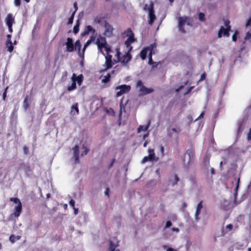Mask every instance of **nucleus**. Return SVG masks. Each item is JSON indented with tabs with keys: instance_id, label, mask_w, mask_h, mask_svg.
<instances>
[{
	"instance_id": "nucleus-1",
	"label": "nucleus",
	"mask_w": 251,
	"mask_h": 251,
	"mask_svg": "<svg viewBox=\"0 0 251 251\" xmlns=\"http://www.w3.org/2000/svg\"><path fill=\"white\" fill-rule=\"evenodd\" d=\"M96 44L97 45L99 52L100 53L104 54L102 51V49L104 48L105 51L108 53L110 51V48L108 45L106 39L104 37L101 36H99L96 40Z\"/></svg>"
},
{
	"instance_id": "nucleus-2",
	"label": "nucleus",
	"mask_w": 251,
	"mask_h": 251,
	"mask_svg": "<svg viewBox=\"0 0 251 251\" xmlns=\"http://www.w3.org/2000/svg\"><path fill=\"white\" fill-rule=\"evenodd\" d=\"M144 10L148 13V18H149V24L151 25L156 19L153 10V4L151 2L149 4H146L144 7Z\"/></svg>"
},
{
	"instance_id": "nucleus-3",
	"label": "nucleus",
	"mask_w": 251,
	"mask_h": 251,
	"mask_svg": "<svg viewBox=\"0 0 251 251\" xmlns=\"http://www.w3.org/2000/svg\"><path fill=\"white\" fill-rule=\"evenodd\" d=\"M185 24L189 26H191L192 25V21L190 17L183 16L178 18V26L179 30L182 33L185 32V30L184 28V26Z\"/></svg>"
},
{
	"instance_id": "nucleus-4",
	"label": "nucleus",
	"mask_w": 251,
	"mask_h": 251,
	"mask_svg": "<svg viewBox=\"0 0 251 251\" xmlns=\"http://www.w3.org/2000/svg\"><path fill=\"white\" fill-rule=\"evenodd\" d=\"M132 49V47H130L129 49H128L127 52L122 55V56H120V51L117 50V59L119 61H120L122 65H126V64L128 62H129L131 59V56L129 53L130 50Z\"/></svg>"
},
{
	"instance_id": "nucleus-5",
	"label": "nucleus",
	"mask_w": 251,
	"mask_h": 251,
	"mask_svg": "<svg viewBox=\"0 0 251 251\" xmlns=\"http://www.w3.org/2000/svg\"><path fill=\"white\" fill-rule=\"evenodd\" d=\"M10 201H13L15 204H17L14 208L13 214L15 218H18L20 216L22 211V203L20 200L18 198H11Z\"/></svg>"
},
{
	"instance_id": "nucleus-6",
	"label": "nucleus",
	"mask_w": 251,
	"mask_h": 251,
	"mask_svg": "<svg viewBox=\"0 0 251 251\" xmlns=\"http://www.w3.org/2000/svg\"><path fill=\"white\" fill-rule=\"evenodd\" d=\"M156 44L153 43V44H151L150 46L143 49L140 52L141 58L143 60H144L146 59L147 55L148 52H149V55L151 54H152L153 53H154L153 49H154V48H155L156 47Z\"/></svg>"
},
{
	"instance_id": "nucleus-7",
	"label": "nucleus",
	"mask_w": 251,
	"mask_h": 251,
	"mask_svg": "<svg viewBox=\"0 0 251 251\" xmlns=\"http://www.w3.org/2000/svg\"><path fill=\"white\" fill-rule=\"evenodd\" d=\"M136 87L139 89V91L141 95H147L152 93L153 90L151 88L146 87L141 80H139L136 83Z\"/></svg>"
},
{
	"instance_id": "nucleus-8",
	"label": "nucleus",
	"mask_w": 251,
	"mask_h": 251,
	"mask_svg": "<svg viewBox=\"0 0 251 251\" xmlns=\"http://www.w3.org/2000/svg\"><path fill=\"white\" fill-rule=\"evenodd\" d=\"M229 23H230L229 21L226 20L225 21V25L226 26V28L224 27L223 26L221 27L218 34L219 38H221L222 36V34L226 36H229L228 31L230 29Z\"/></svg>"
},
{
	"instance_id": "nucleus-9",
	"label": "nucleus",
	"mask_w": 251,
	"mask_h": 251,
	"mask_svg": "<svg viewBox=\"0 0 251 251\" xmlns=\"http://www.w3.org/2000/svg\"><path fill=\"white\" fill-rule=\"evenodd\" d=\"M149 155L145 156L142 160L141 161V163L142 164L146 163L149 161H157L158 158H156L155 156L154 150L152 149H149L148 150Z\"/></svg>"
},
{
	"instance_id": "nucleus-10",
	"label": "nucleus",
	"mask_w": 251,
	"mask_h": 251,
	"mask_svg": "<svg viewBox=\"0 0 251 251\" xmlns=\"http://www.w3.org/2000/svg\"><path fill=\"white\" fill-rule=\"evenodd\" d=\"M130 86L126 85H121L117 86L116 90H120V91L117 92L116 97H119L122 94L128 92L130 90Z\"/></svg>"
},
{
	"instance_id": "nucleus-11",
	"label": "nucleus",
	"mask_w": 251,
	"mask_h": 251,
	"mask_svg": "<svg viewBox=\"0 0 251 251\" xmlns=\"http://www.w3.org/2000/svg\"><path fill=\"white\" fill-rule=\"evenodd\" d=\"M180 132V129L179 128L169 127L167 128V135L170 138H177Z\"/></svg>"
},
{
	"instance_id": "nucleus-12",
	"label": "nucleus",
	"mask_w": 251,
	"mask_h": 251,
	"mask_svg": "<svg viewBox=\"0 0 251 251\" xmlns=\"http://www.w3.org/2000/svg\"><path fill=\"white\" fill-rule=\"evenodd\" d=\"M73 152V158L75 160V162L77 163L79 160V147L77 145H75L72 149Z\"/></svg>"
},
{
	"instance_id": "nucleus-13",
	"label": "nucleus",
	"mask_w": 251,
	"mask_h": 251,
	"mask_svg": "<svg viewBox=\"0 0 251 251\" xmlns=\"http://www.w3.org/2000/svg\"><path fill=\"white\" fill-rule=\"evenodd\" d=\"M66 46V50L68 52H72L74 50L75 46L73 43V40L72 38L68 37L65 44Z\"/></svg>"
},
{
	"instance_id": "nucleus-14",
	"label": "nucleus",
	"mask_w": 251,
	"mask_h": 251,
	"mask_svg": "<svg viewBox=\"0 0 251 251\" xmlns=\"http://www.w3.org/2000/svg\"><path fill=\"white\" fill-rule=\"evenodd\" d=\"M20 169L22 170L27 176H30L32 174L30 167L27 164L24 163L22 164Z\"/></svg>"
},
{
	"instance_id": "nucleus-15",
	"label": "nucleus",
	"mask_w": 251,
	"mask_h": 251,
	"mask_svg": "<svg viewBox=\"0 0 251 251\" xmlns=\"http://www.w3.org/2000/svg\"><path fill=\"white\" fill-rule=\"evenodd\" d=\"M202 201H201L198 204L197 206V208H196V212H195V218L196 220H199L200 218L199 217V215H200V212H201V209H202Z\"/></svg>"
},
{
	"instance_id": "nucleus-16",
	"label": "nucleus",
	"mask_w": 251,
	"mask_h": 251,
	"mask_svg": "<svg viewBox=\"0 0 251 251\" xmlns=\"http://www.w3.org/2000/svg\"><path fill=\"white\" fill-rule=\"evenodd\" d=\"M219 206L221 209L227 210L229 208V202L226 200H223L221 201Z\"/></svg>"
},
{
	"instance_id": "nucleus-17",
	"label": "nucleus",
	"mask_w": 251,
	"mask_h": 251,
	"mask_svg": "<svg viewBox=\"0 0 251 251\" xmlns=\"http://www.w3.org/2000/svg\"><path fill=\"white\" fill-rule=\"evenodd\" d=\"M71 114L73 115L76 116L78 115L79 109L77 103H75L71 106Z\"/></svg>"
},
{
	"instance_id": "nucleus-18",
	"label": "nucleus",
	"mask_w": 251,
	"mask_h": 251,
	"mask_svg": "<svg viewBox=\"0 0 251 251\" xmlns=\"http://www.w3.org/2000/svg\"><path fill=\"white\" fill-rule=\"evenodd\" d=\"M112 31H113L112 27L110 25L106 23L105 25V35L107 36H110L112 34Z\"/></svg>"
},
{
	"instance_id": "nucleus-19",
	"label": "nucleus",
	"mask_w": 251,
	"mask_h": 251,
	"mask_svg": "<svg viewBox=\"0 0 251 251\" xmlns=\"http://www.w3.org/2000/svg\"><path fill=\"white\" fill-rule=\"evenodd\" d=\"M111 58L112 56L111 55L107 54L105 56V65L107 69H109L112 66Z\"/></svg>"
},
{
	"instance_id": "nucleus-20",
	"label": "nucleus",
	"mask_w": 251,
	"mask_h": 251,
	"mask_svg": "<svg viewBox=\"0 0 251 251\" xmlns=\"http://www.w3.org/2000/svg\"><path fill=\"white\" fill-rule=\"evenodd\" d=\"M134 40L133 35H131L126 41L125 45H126L127 50L129 49L130 47H131L130 44L134 41Z\"/></svg>"
},
{
	"instance_id": "nucleus-21",
	"label": "nucleus",
	"mask_w": 251,
	"mask_h": 251,
	"mask_svg": "<svg viewBox=\"0 0 251 251\" xmlns=\"http://www.w3.org/2000/svg\"><path fill=\"white\" fill-rule=\"evenodd\" d=\"M151 124V121H149L146 126L140 125L137 129L138 133L140 132L141 131H147L148 130Z\"/></svg>"
},
{
	"instance_id": "nucleus-22",
	"label": "nucleus",
	"mask_w": 251,
	"mask_h": 251,
	"mask_svg": "<svg viewBox=\"0 0 251 251\" xmlns=\"http://www.w3.org/2000/svg\"><path fill=\"white\" fill-rule=\"evenodd\" d=\"M75 74H73L72 77V80L73 81L72 84L70 86H68L67 87V90L69 91H71L72 90H73L76 88V83L75 82V80H74V78H75Z\"/></svg>"
},
{
	"instance_id": "nucleus-23",
	"label": "nucleus",
	"mask_w": 251,
	"mask_h": 251,
	"mask_svg": "<svg viewBox=\"0 0 251 251\" xmlns=\"http://www.w3.org/2000/svg\"><path fill=\"white\" fill-rule=\"evenodd\" d=\"M14 22V19L11 14H9L6 19V24L7 26L12 25Z\"/></svg>"
},
{
	"instance_id": "nucleus-24",
	"label": "nucleus",
	"mask_w": 251,
	"mask_h": 251,
	"mask_svg": "<svg viewBox=\"0 0 251 251\" xmlns=\"http://www.w3.org/2000/svg\"><path fill=\"white\" fill-rule=\"evenodd\" d=\"M118 246V242L115 244L113 243L112 241H110L109 242V251H120L119 249H116V248Z\"/></svg>"
},
{
	"instance_id": "nucleus-25",
	"label": "nucleus",
	"mask_w": 251,
	"mask_h": 251,
	"mask_svg": "<svg viewBox=\"0 0 251 251\" xmlns=\"http://www.w3.org/2000/svg\"><path fill=\"white\" fill-rule=\"evenodd\" d=\"M6 46L7 48V50L11 52L13 50V46L12 45V43L11 40H7L6 42Z\"/></svg>"
},
{
	"instance_id": "nucleus-26",
	"label": "nucleus",
	"mask_w": 251,
	"mask_h": 251,
	"mask_svg": "<svg viewBox=\"0 0 251 251\" xmlns=\"http://www.w3.org/2000/svg\"><path fill=\"white\" fill-rule=\"evenodd\" d=\"M76 48H77L78 50V54L79 55L80 57H83V53L81 54V52H80V48H81V43H80V42L79 41V40H77L75 43V45H74Z\"/></svg>"
},
{
	"instance_id": "nucleus-27",
	"label": "nucleus",
	"mask_w": 251,
	"mask_h": 251,
	"mask_svg": "<svg viewBox=\"0 0 251 251\" xmlns=\"http://www.w3.org/2000/svg\"><path fill=\"white\" fill-rule=\"evenodd\" d=\"M186 154L188 156L189 161H188L187 163H186L185 162L184 163L185 165H188L190 164V160H191V158L193 156L194 152H193V150H187V151H186Z\"/></svg>"
},
{
	"instance_id": "nucleus-28",
	"label": "nucleus",
	"mask_w": 251,
	"mask_h": 251,
	"mask_svg": "<svg viewBox=\"0 0 251 251\" xmlns=\"http://www.w3.org/2000/svg\"><path fill=\"white\" fill-rule=\"evenodd\" d=\"M210 156L208 155L205 156L203 159V164L206 167H208L209 165Z\"/></svg>"
},
{
	"instance_id": "nucleus-29",
	"label": "nucleus",
	"mask_w": 251,
	"mask_h": 251,
	"mask_svg": "<svg viewBox=\"0 0 251 251\" xmlns=\"http://www.w3.org/2000/svg\"><path fill=\"white\" fill-rule=\"evenodd\" d=\"M90 32H93V33L95 32V30L93 29V28L90 25H87L86 26L84 30V34H87Z\"/></svg>"
},
{
	"instance_id": "nucleus-30",
	"label": "nucleus",
	"mask_w": 251,
	"mask_h": 251,
	"mask_svg": "<svg viewBox=\"0 0 251 251\" xmlns=\"http://www.w3.org/2000/svg\"><path fill=\"white\" fill-rule=\"evenodd\" d=\"M21 237L20 236H14V235H11L9 237V240L12 243H14L16 241H17L20 239Z\"/></svg>"
},
{
	"instance_id": "nucleus-31",
	"label": "nucleus",
	"mask_w": 251,
	"mask_h": 251,
	"mask_svg": "<svg viewBox=\"0 0 251 251\" xmlns=\"http://www.w3.org/2000/svg\"><path fill=\"white\" fill-rule=\"evenodd\" d=\"M75 78H74V80H75V82L76 83V82H77L79 85H80L82 81V75H80L78 76H76V75H75Z\"/></svg>"
},
{
	"instance_id": "nucleus-32",
	"label": "nucleus",
	"mask_w": 251,
	"mask_h": 251,
	"mask_svg": "<svg viewBox=\"0 0 251 251\" xmlns=\"http://www.w3.org/2000/svg\"><path fill=\"white\" fill-rule=\"evenodd\" d=\"M79 24L78 21H77L76 25L74 26V29H73L74 32L75 34H76L78 33V32L79 31Z\"/></svg>"
},
{
	"instance_id": "nucleus-33",
	"label": "nucleus",
	"mask_w": 251,
	"mask_h": 251,
	"mask_svg": "<svg viewBox=\"0 0 251 251\" xmlns=\"http://www.w3.org/2000/svg\"><path fill=\"white\" fill-rule=\"evenodd\" d=\"M110 75H111V74H110V73L107 74L106 75L104 76V79H102V81L104 83L107 82L109 80Z\"/></svg>"
},
{
	"instance_id": "nucleus-34",
	"label": "nucleus",
	"mask_w": 251,
	"mask_h": 251,
	"mask_svg": "<svg viewBox=\"0 0 251 251\" xmlns=\"http://www.w3.org/2000/svg\"><path fill=\"white\" fill-rule=\"evenodd\" d=\"M92 41H91L90 40H88L86 43H85V44L84 45V47H83V55H84V51H85V49H86V48L90 44V43L92 42Z\"/></svg>"
},
{
	"instance_id": "nucleus-35",
	"label": "nucleus",
	"mask_w": 251,
	"mask_h": 251,
	"mask_svg": "<svg viewBox=\"0 0 251 251\" xmlns=\"http://www.w3.org/2000/svg\"><path fill=\"white\" fill-rule=\"evenodd\" d=\"M245 39L246 40H249V41H251V30L250 31H248L246 33V35L245 37Z\"/></svg>"
},
{
	"instance_id": "nucleus-36",
	"label": "nucleus",
	"mask_w": 251,
	"mask_h": 251,
	"mask_svg": "<svg viewBox=\"0 0 251 251\" xmlns=\"http://www.w3.org/2000/svg\"><path fill=\"white\" fill-rule=\"evenodd\" d=\"M163 248L166 250V251H176V250H175L173 248L171 247H169L166 245H164L163 246Z\"/></svg>"
},
{
	"instance_id": "nucleus-37",
	"label": "nucleus",
	"mask_w": 251,
	"mask_h": 251,
	"mask_svg": "<svg viewBox=\"0 0 251 251\" xmlns=\"http://www.w3.org/2000/svg\"><path fill=\"white\" fill-rule=\"evenodd\" d=\"M82 149L84 150V151H83V152L81 153V156L86 155L89 151V150L84 146H83Z\"/></svg>"
},
{
	"instance_id": "nucleus-38",
	"label": "nucleus",
	"mask_w": 251,
	"mask_h": 251,
	"mask_svg": "<svg viewBox=\"0 0 251 251\" xmlns=\"http://www.w3.org/2000/svg\"><path fill=\"white\" fill-rule=\"evenodd\" d=\"M75 14V13L73 12L72 13L71 16L70 17V18L69 19V20L68 22V24H72L73 23Z\"/></svg>"
},
{
	"instance_id": "nucleus-39",
	"label": "nucleus",
	"mask_w": 251,
	"mask_h": 251,
	"mask_svg": "<svg viewBox=\"0 0 251 251\" xmlns=\"http://www.w3.org/2000/svg\"><path fill=\"white\" fill-rule=\"evenodd\" d=\"M199 19L201 21H204V14L203 13H200L199 14Z\"/></svg>"
},
{
	"instance_id": "nucleus-40",
	"label": "nucleus",
	"mask_w": 251,
	"mask_h": 251,
	"mask_svg": "<svg viewBox=\"0 0 251 251\" xmlns=\"http://www.w3.org/2000/svg\"><path fill=\"white\" fill-rule=\"evenodd\" d=\"M28 107V104L27 100V98H26L24 101V107L25 109H26Z\"/></svg>"
},
{
	"instance_id": "nucleus-41",
	"label": "nucleus",
	"mask_w": 251,
	"mask_h": 251,
	"mask_svg": "<svg viewBox=\"0 0 251 251\" xmlns=\"http://www.w3.org/2000/svg\"><path fill=\"white\" fill-rule=\"evenodd\" d=\"M238 32L237 31L234 32V33L233 34V35H232V41H236L237 35H238Z\"/></svg>"
},
{
	"instance_id": "nucleus-42",
	"label": "nucleus",
	"mask_w": 251,
	"mask_h": 251,
	"mask_svg": "<svg viewBox=\"0 0 251 251\" xmlns=\"http://www.w3.org/2000/svg\"><path fill=\"white\" fill-rule=\"evenodd\" d=\"M174 178H175V180L174 182H172V185H174L176 184L179 180V178L178 177V176L176 175H175Z\"/></svg>"
},
{
	"instance_id": "nucleus-43",
	"label": "nucleus",
	"mask_w": 251,
	"mask_h": 251,
	"mask_svg": "<svg viewBox=\"0 0 251 251\" xmlns=\"http://www.w3.org/2000/svg\"><path fill=\"white\" fill-rule=\"evenodd\" d=\"M156 63L155 62H153V61H152V54H151L150 55H149V64L150 65H152V64H155Z\"/></svg>"
},
{
	"instance_id": "nucleus-44",
	"label": "nucleus",
	"mask_w": 251,
	"mask_h": 251,
	"mask_svg": "<svg viewBox=\"0 0 251 251\" xmlns=\"http://www.w3.org/2000/svg\"><path fill=\"white\" fill-rule=\"evenodd\" d=\"M100 19L98 17H96L94 19V23L95 24H100Z\"/></svg>"
},
{
	"instance_id": "nucleus-45",
	"label": "nucleus",
	"mask_w": 251,
	"mask_h": 251,
	"mask_svg": "<svg viewBox=\"0 0 251 251\" xmlns=\"http://www.w3.org/2000/svg\"><path fill=\"white\" fill-rule=\"evenodd\" d=\"M172 224L170 221H168L166 222V226H165V228H168L172 226Z\"/></svg>"
},
{
	"instance_id": "nucleus-46",
	"label": "nucleus",
	"mask_w": 251,
	"mask_h": 251,
	"mask_svg": "<svg viewBox=\"0 0 251 251\" xmlns=\"http://www.w3.org/2000/svg\"><path fill=\"white\" fill-rule=\"evenodd\" d=\"M96 32L94 33L93 32V34H92V36L90 37V38L89 40H90L92 41H94L96 38Z\"/></svg>"
},
{
	"instance_id": "nucleus-47",
	"label": "nucleus",
	"mask_w": 251,
	"mask_h": 251,
	"mask_svg": "<svg viewBox=\"0 0 251 251\" xmlns=\"http://www.w3.org/2000/svg\"><path fill=\"white\" fill-rule=\"evenodd\" d=\"M20 0H15L14 3H15V6H19L20 5V4H21Z\"/></svg>"
},
{
	"instance_id": "nucleus-48",
	"label": "nucleus",
	"mask_w": 251,
	"mask_h": 251,
	"mask_svg": "<svg viewBox=\"0 0 251 251\" xmlns=\"http://www.w3.org/2000/svg\"><path fill=\"white\" fill-rule=\"evenodd\" d=\"M24 152L25 154H27L28 153V149L27 147L25 146L23 148Z\"/></svg>"
},
{
	"instance_id": "nucleus-49",
	"label": "nucleus",
	"mask_w": 251,
	"mask_h": 251,
	"mask_svg": "<svg viewBox=\"0 0 251 251\" xmlns=\"http://www.w3.org/2000/svg\"><path fill=\"white\" fill-rule=\"evenodd\" d=\"M75 202L73 200H71L69 202L70 205H71L73 208L75 207Z\"/></svg>"
},
{
	"instance_id": "nucleus-50",
	"label": "nucleus",
	"mask_w": 251,
	"mask_h": 251,
	"mask_svg": "<svg viewBox=\"0 0 251 251\" xmlns=\"http://www.w3.org/2000/svg\"><path fill=\"white\" fill-rule=\"evenodd\" d=\"M247 138L248 140H251V128L250 129L249 132L248 133Z\"/></svg>"
},
{
	"instance_id": "nucleus-51",
	"label": "nucleus",
	"mask_w": 251,
	"mask_h": 251,
	"mask_svg": "<svg viewBox=\"0 0 251 251\" xmlns=\"http://www.w3.org/2000/svg\"><path fill=\"white\" fill-rule=\"evenodd\" d=\"M205 78V75L204 74H203L201 76V78L199 80V81H202Z\"/></svg>"
},
{
	"instance_id": "nucleus-52",
	"label": "nucleus",
	"mask_w": 251,
	"mask_h": 251,
	"mask_svg": "<svg viewBox=\"0 0 251 251\" xmlns=\"http://www.w3.org/2000/svg\"><path fill=\"white\" fill-rule=\"evenodd\" d=\"M203 115H204V112H202V113L200 114V116H199L197 118H196V119H195V121H196L198 120L199 119H201V118H203Z\"/></svg>"
},
{
	"instance_id": "nucleus-53",
	"label": "nucleus",
	"mask_w": 251,
	"mask_h": 251,
	"mask_svg": "<svg viewBox=\"0 0 251 251\" xmlns=\"http://www.w3.org/2000/svg\"><path fill=\"white\" fill-rule=\"evenodd\" d=\"M193 88V87H191L188 88L187 92L184 93V95H186V94H188L192 90V89Z\"/></svg>"
},
{
	"instance_id": "nucleus-54",
	"label": "nucleus",
	"mask_w": 251,
	"mask_h": 251,
	"mask_svg": "<svg viewBox=\"0 0 251 251\" xmlns=\"http://www.w3.org/2000/svg\"><path fill=\"white\" fill-rule=\"evenodd\" d=\"M251 24V17L248 20L247 24L246 26H249Z\"/></svg>"
},
{
	"instance_id": "nucleus-55",
	"label": "nucleus",
	"mask_w": 251,
	"mask_h": 251,
	"mask_svg": "<svg viewBox=\"0 0 251 251\" xmlns=\"http://www.w3.org/2000/svg\"><path fill=\"white\" fill-rule=\"evenodd\" d=\"M184 87L183 85L180 86L176 90V92H178L181 89H182Z\"/></svg>"
},
{
	"instance_id": "nucleus-56",
	"label": "nucleus",
	"mask_w": 251,
	"mask_h": 251,
	"mask_svg": "<svg viewBox=\"0 0 251 251\" xmlns=\"http://www.w3.org/2000/svg\"><path fill=\"white\" fill-rule=\"evenodd\" d=\"M74 7L75 8V10L74 12L75 13V12L76 11L77 9V3L76 2H75L74 3Z\"/></svg>"
},
{
	"instance_id": "nucleus-57",
	"label": "nucleus",
	"mask_w": 251,
	"mask_h": 251,
	"mask_svg": "<svg viewBox=\"0 0 251 251\" xmlns=\"http://www.w3.org/2000/svg\"><path fill=\"white\" fill-rule=\"evenodd\" d=\"M7 89V87L6 88L3 94L2 98L4 100L5 99L6 96V90Z\"/></svg>"
},
{
	"instance_id": "nucleus-58",
	"label": "nucleus",
	"mask_w": 251,
	"mask_h": 251,
	"mask_svg": "<svg viewBox=\"0 0 251 251\" xmlns=\"http://www.w3.org/2000/svg\"><path fill=\"white\" fill-rule=\"evenodd\" d=\"M232 227L233 226L231 224H229L226 226V228H228L229 230H231L232 228Z\"/></svg>"
},
{
	"instance_id": "nucleus-59",
	"label": "nucleus",
	"mask_w": 251,
	"mask_h": 251,
	"mask_svg": "<svg viewBox=\"0 0 251 251\" xmlns=\"http://www.w3.org/2000/svg\"><path fill=\"white\" fill-rule=\"evenodd\" d=\"M172 230L173 231H176V232H178L179 231V229L178 228H176V227H173L172 228Z\"/></svg>"
},
{
	"instance_id": "nucleus-60",
	"label": "nucleus",
	"mask_w": 251,
	"mask_h": 251,
	"mask_svg": "<svg viewBox=\"0 0 251 251\" xmlns=\"http://www.w3.org/2000/svg\"><path fill=\"white\" fill-rule=\"evenodd\" d=\"M239 180H240V178H238V179H237V185H236V186L235 187V190H237L238 189V185H239Z\"/></svg>"
},
{
	"instance_id": "nucleus-61",
	"label": "nucleus",
	"mask_w": 251,
	"mask_h": 251,
	"mask_svg": "<svg viewBox=\"0 0 251 251\" xmlns=\"http://www.w3.org/2000/svg\"><path fill=\"white\" fill-rule=\"evenodd\" d=\"M148 136H149V132H147V133L145 134L143 136V139H146L147 137H148Z\"/></svg>"
},
{
	"instance_id": "nucleus-62",
	"label": "nucleus",
	"mask_w": 251,
	"mask_h": 251,
	"mask_svg": "<svg viewBox=\"0 0 251 251\" xmlns=\"http://www.w3.org/2000/svg\"><path fill=\"white\" fill-rule=\"evenodd\" d=\"M12 25H8V26H8V27L9 31L10 32H12Z\"/></svg>"
},
{
	"instance_id": "nucleus-63",
	"label": "nucleus",
	"mask_w": 251,
	"mask_h": 251,
	"mask_svg": "<svg viewBox=\"0 0 251 251\" xmlns=\"http://www.w3.org/2000/svg\"><path fill=\"white\" fill-rule=\"evenodd\" d=\"M150 183H152L153 185H155V181L154 180L151 181L150 183H148V187H150L151 185H150Z\"/></svg>"
},
{
	"instance_id": "nucleus-64",
	"label": "nucleus",
	"mask_w": 251,
	"mask_h": 251,
	"mask_svg": "<svg viewBox=\"0 0 251 251\" xmlns=\"http://www.w3.org/2000/svg\"><path fill=\"white\" fill-rule=\"evenodd\" d=\"M73 209L74 210L75 214L76 215L78 213V209H76L75 207H74Z\"/></svg>"
}]
</instances>
